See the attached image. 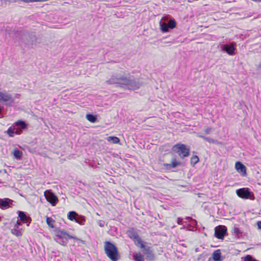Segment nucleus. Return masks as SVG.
I'll return each instance as SVG.
<instances>
[{"instance_id":"nucleus-1","label":"nucleus","mask_w":261,"mask_h":261,"mask_svg":"<svg viewBox=\"0 0 261 261\" xmlns=\"http://www.w3.org/2000/svg\"><path fill=\"white\" fill-rule=\"evenodd\" d=\"M106 83L132 90L138 89L142 85L139 79L135 78L129 74L123 75L120 74H113Z\"/></svg>"},{"instance_id":"nucleus-2","label":"nucleus","mask_w":261,"mask_h":261,"mask_svg":"<svg viewBox=\"0 0 261 261\" xmlns=\"http://www.w3.org/2000/svg\"><path fill=\"white\" fill-rule=\"evenodd\" d=\"M55 231L56 232L55 240L62 245H66L68 239H74L75 240L80 241L83 243H84V241L80 240L76 237L70 236L67 232V231H65L64 230H61L59 228H57Z\"/></svg>"},{"instance_id":"nucleus-3","label":"nucleus","mask_w":261,"mask_h":261,"mask_svg":"<svg viewBox=\"0 0 261 261\" xmlns=\"http://www.w3.org/2000/svg\"><path fill=\"white\" fill-rule=\"evenodd\" d=\"M176 25L175 20L169 15L163 17L160 21V29L163 33L168 32L169 29L175 28Z\"/></svg>"},{"instance_id":"nucleus-4","label":"nucleus","mask_w":261,"mask_h":261,"mask_svg":"<svg viewBox=\"0 0 261 261\" xmlns=\"http://www.w3.org/2000/svg\"><path fill=\"white\" fill-rule=\"evenodd\" d=\"M105 251L107 255L112 260L117 261L119 259V255L116 246L109 241L105 242Z\"/></svg>"},{"instance_id":"nucleus-5","label":"nucleus","mask_w":261,"mask_h":261,"mask_svg":"<svg viewBox=\"0 0 261 261\" xmlns=\"http://www.w3.org/2000/svg\"><path fill=\"white\" fill-rule=\"evenodd\" d=\"M172 151L176 152L179 156L184 159L190 155V149L187 147L185 144H176L174 145L172 148Z\"/></svg>"},{"instance_id":"nucleus-6","label":"nucleus","mask_w":261,"mask_h":261,"mask_svg":"<svg viewBox=\"0 0 261 261\" xmlns=\"http://www.w3.org/2000/svg\"><path fill=\"white\" fill-rule=\"evenodd\" d=\"M238 196L244 199H254L253 193L248 188H241L236 191Z\"/></svg>"},{"instance_id":"nucleus-7","label":"nucleus","mask_w":261,"mask_h":261,"mask_svg":"<svg viewBox=\"0 0 261 261\" xmlns=\"http://www.w3.org/2000/svg\"><path fill=\"white\" fill-rule=\"evenodd\" d=\"M220 48L221 51L226 52L229 55L233 56L235 55L236 43L232 42L229 44H222Z\"/></svg>"},{"instance_id":"nucleus-8","label":"nucleus","mask_w":261,"mask_h":261,"mask_svg":"<svg viewBox=\"0 0 261 261\" xmlns=\"http://www.w3.org/2000/svg\"><path fill=\"white\" fill-rule=\"evenodd\" d=\"M21 40L23 43L28 46L33 45L34 42L36 41V38L34 34L29 33H24L21 37Z\"/></svg>"},{"instance_id":"nucleus-9","label":"nucleus","mask_w":261,"mask_h":261,"mask_svg":"<svg viewBox=\"0 0 261 261\" xmlns=\"http://www.w3.org/2000/svg\"><path fill=\"white\" fill-rule=\"evenodd\" d=\"M139 246L142 249V252L146 255V259L148 260H153L154 259L155 256L150 247L145 245L144 243H141Z\"/></svg>"},{"instance_id":"nucleus-10","label":"nucleus","mask_w":261,"mask_h":261,"mask_svg":"<svg viewBox=\"0 0 261 261\" xmlns=\"http://www.w3.org/2000/svg\"><path fill=\"white\" fill-rule=\"evenodd\" d=\"M44 196L46 200L53 206H55L58 203L57 197L51 192V190H46L44 192Z\"/></svg>"},{"instance_id":"nucleus-11","label":"nucleus","mask_w":261,"mask_h":261,"mask_svg":"<svg viewBox=\"0 0 261 261\" xmlns=\"http://www.w3.org/2000/svg\"><path fill=\"white\" fill-rule=\"evenodd\" d=\"M227 233V228L223 225H219L215 228V236L219 239H223Z\"/></svg>"},{"instance_id":"nucleus-12","label":"nucleus","mask_w":261,"mask_h":261,"mask_svg":"<svg viewBox=\"0 0 261 261\" xmlns=\"http://www.w3.org/2000/svg\"><path fill=\"white\" fill-rule=\"evenodd\" d=\"M14 201L9 198H0V208L6 210L10 207V205H13Z\"/></svg>"},{"instance_id":"nucleus-13","label":"nucleus","mask_w":261,"mask_h":261,"mask_svg":"<svg viewBox=\"0 0 261 261\" xmlns=\"http://www.w3.org/2000/svg\"><path fill=\"white\" fill-rule=\"evenodd\" d=\"M128 235L130 239L134 240L137 245L140 246L143 243L137 232L133 229L128 231Z\"/></svg>"},{"instance_id":"nucleus-14","label":"nucleus","mask_w":261,"mask_h":261,"mask_svg":"<svg viewBox=\"0 0 261 261\" xmlns=\"http://www.w3.org/2000/svg\"><path fill=\"white\" fill-rule=\"evenodd\" d=\"M2 101L12 103L14 102V99L10 94L0 91V102Z\"/></svg>"},{"instance_id":"nucleus-15","label":"nucleus","mask_w":261,"mask_h":261,"mask_svg":"<svg viewBox=\"0 0 261 261\" xmlns=\"http://www.w3.org/2000/svg\"><path fill=\"white\" fill-rule=\"evenodd\" d=\"M235 167L237 170L243 176L246 175V167L240 161L236 163Z\"/></svg>"},{"instance_id":"nucleus-16","label":"nucleus","mask_w":261,"mask_h":261,"mask_svg":"<svg viewBox=\"0 0 261 261\" xmlns=\"http://www.w3.org/2000/svg\"><path fill=\"white\" fill-rule=\"evenodd\" d=\"M15 125L14 126V129H17L18 130H21L22 129H24L27 128V125L26 123L22 120H18L15 123Z\"/></svg>"},{"instance_id":"nucleus-17","label":"nucleus","mask_w":261,"mask_h":261,"mask_svg":"<svg viewBox=\"0 0 261 261\" xmlns=\"http://www.w3.org/2000/svg\"><path fill=\"white\" fill-rule=\"evenodd\" d=\"M180 163L177 162L175 158L172 160L171 164L165 163L163 164L164 167H166V169L170 170L171 168H175L177 166L180 165Z\"/></svg>"},{"instance_id":"nucleus-18","label":"nucleus","mask_w":261,"mask_h":261,"mask_svg":"<svg viewBox=\"0 0 261 261\" xmlns=\"http://www.w3.org/2000/svg\"><path fill=\"white\" fill-rule=\"evenodd\" d=\"M212 258L214 261H222L223 258L220 250L218 249L215 251L212 254Z\"/></svg>"},{"instance_id":"nucleus-19","label":"nucleus","mask_w":261,"mask_h":261,"mask_svg":"<svg viewBox=\"0 0 261 261\" xmlns=\"http://www.w3.org/2000/svg\"><path fill=\"white\" fill-rule=\"evenodd\" d=\"M18 217L19 218L20 220L23 223H27L29 221V218L27 216L25 213L22 211H18Z\"/></svg>"},{"instance_id":"nucleus-20","label":"nucleus","mask_w":261,"mask_h":261,"mask_svg":"<svg viewBox=\"0 0 261 261\" xmlns=\"http://www.w3.org/2000/svg\"><path fill=\"white\" fill-rule=\"evenodd\" d=\"M21 133V130H18L17 129H14V127L13 129L11 127H9L7 130L8 134L11 137H13L14 134L20 135Z\"/></svg>"},{"instance_id":"nucleus-21","label":"nucleus","mask_w":261,"mask_h":261,"mask_svg":"<svg viewBox=\"0 0 261 261\" xmlns=\"http://www.w3.org/2000/svg\"><path fill=\"white\" fill-rule=\"evenodd\" d=\"M134 259L135 261H144V256L140 253H134L133 254Z\"/></svg>"},{"instance_id":"nucleus-22","label":"nucleus","mask_w":261,"mask_h":261,"mask_svg":"<svg viewBox=\"0 0 261 261\" xmlns=\"http://www.w3.org/2000/svg\"><path fill=\"white\" fill-rule=\"evenodd\" d=\"M78 214L74 211L69 212L68 214V218L71 221H75Z\"/></svg>"},{"instance_id":"nucleus-23","label":"nucleus","mask_w":261,"mask_h":261,"mask_svg":"<svg viewBox=\"0 0 261 261\" xmlns=\"http://www.w3.org/2000/svg\"><path fill=\"white\" fill-rule=\"evenodd\" d=\"M13 154L15 159L20 160L22 156V152L17 149L14 150Z\"/></svg>"},{"instance_id":"nucleus-24","label":"nucleus","mask_w":261,"mask_h":261,"mask_svg":"<svg viewBox=\"0 0 261 261\" xmlns=\"http://www.w3.org/2000/svg\"><path fill=\"white\" fill-rule=\"evenodd\" d=\"M197 136L199 138L203 139L204 140H205L206 141H207L208 142H209L210 143H215V142H216V141L214 139H213L210 137H205L203 135H200L199 134H197Z\"/></svg>"},{"instance_id":"nucleus-25","label":"nucleus","mask_w":261,"mask_h":261,"mask_svg":"<svg viewBox=\"0 0 261 261\" xmlns=\"http://www.w3.org/2000/svg\"><path fill=\"white\" fill-rule=\"evenodd\" d=\"M85 221L86 220L85 217L78 215L75 221L81 225H84L85 224Z\"/></svg>"},{"instance_id":"nucleus-26","label":"nucleus","mask_w":261,"mask_h":261,"mask_svg":"<svg viewBox=\"0 0 261 261\" xmlns=\"http://www.w3.org/2000/svg\"><path fill=\"white\" fill-rule=\"evenodd\" d=\"M87 119L91 122H95L97 120L96 116L91 114H87L86 116Z\"/></svg>"},{"instance_id":"nucleus-27","label":"nucleus","mask_w":261,"mask_h":261,"mask_svg":"<svg viewBox=\"0 0 261 261\" xmlns=\"http://www.w3.org/2000/svg\"><path fill=\"white\" fill-rule=\"evenodd\" d=\"M108 141H112L114 144H118L120 142V139L117 137H109L108 138Z\"/></svg>"},{"instance_id":"nucleus-28","label":"nucleus","mask_w":261,"mask_h":261,"mask_svg":"<svg viewBox=\"0 0 261 261\" xmlns=\"http://www.w3.org/2000/svg\"><path fill=\"white\" fill-rule=\"evenodd\" d=\"M55 220L51 217H46V223L47 225L51 228H54V223Z\"/></svg>"},{"instance_id":"nucleus-29","label":"nucleus","mask_w":261,"mask_h":261,"mask_svg":"<svg viewBox=\"0 0 261 261\" xmlns=\"http://www.w3.org/2000/svg\"><path fill=\"white\" fill-rule=\"evenodd\" d=\"M11 232L14 235H15L17 237H19L22 235L21 232L20 230L18 229V228H14L11 230Z\"/></svg>"},{"instance_id":"nucleus-30","label":"nucleus","mask_w":261,"mask_h":261,"mask_svg":"<svg viewBox=\"0 0 261 261\" xmlns=\"http://www.w3.org/2000/svg\"><path fill=\"white\" fill-rule=\"evenodd\" d=\"M199 158L197 155H194L191 158V164L195 165L199 162Z\"/></svg>"},{"instance_id":"nucleus-31","label":"nucleus","mask_w":261,"mask_h":261,"mask_svg":"<svg viewBox=\"0 0 261 261\" xmlns=\"http://www.w3.org/2000/svg\"><path fill=\"white\" fill-rule=\"evenodd\" d=\"M1 1V5H3L4 4L7 5L8 3H16L20 0H0Z\"/></svg>"},{"instance_id":"nucleus-32","label":"nucleus","mask_w":261,"mask_h":261,"mask_svg":"<svg viewBox=\"0 0 261 261\" xmlns=\"http://www.w3.org/2000/svg\"><path fill=\"white\" fill-rule=\"evenodd\" d=\"M233 230L234 233L238 237H239L242 234L241 231L238 227H234Z\"/></svg>"},{"instance_id":"nucleus-33","label":"nucleus","mask_w":261,"mask_h":261,"mask_svg":"<svg viewBox=\"0 0 261 261\" xmlns=\"http://www.w3.org/2000/svg\"><path fill=\"white\" fill-rule=\"evenodd\" d=\"M212 130V128L210 127H207V128H205L204 130V132L205 133V134L208 135L211 133Z\"/></svg>"},{"instance_id":"nucleus-34","label":"nucleus","mask_w":261,"mask_h":261,"mask_svg":"<svg viewBox=\"0 0 261 261\" xmlns=\"http://www.w3.org/2000/svg\"><path fill=\"white\" fill-rule=\"evenodd\" d=\"M177 223L179 225L182 224V219L181 218H178L177 219Z\"/></svg>"},{"instance_id":"nucleus-35","label":"nucleus","mask_w":261,"mask_h":261,"mask_svg":"<svg viewBox=\"0 0 261 261\" xmlns=\"http://www.w3.org/2000/svg\"><path fill=\"white\" fill-rule=\"evenodd\" d=\"M190 222L191 223V224L193 226L196 225L197 224V222L196 221V220H195L194 219H192V220Z\"/></svg>"},{"instance_id":"nucleus-36","label":"nucleus","mask_w":261,"mask_h":261,"mask_svg":"<svg viewBox=\"0 0 261 261\" xmlns=\"http://www.w3.org/2000/svg\"><path fill=\"white\" fill-rule=\"evenodd\" d=\"M20 225H21V223L18 221H17L16 223V224H15L14 228H18L19 226Z\"/></svg>"},{"instance_id":"nucleus-37","label":"nucleus","mask_w":261,"mask_h":261,"mask_svg":"<svg viewBox=\"0 0 261 261\" xmlns=\"http://www.w3.org/2000/svg\"><path fill=\"white\" fill-rule=\"evenodd\" d=\"M257 70L261 72V62L259 63V64L257 66Z\"/></svg>"},{"instance_id":"nucleus-38","label":"nucleus","mask_w":261,"mask_h":261,"mask_svg":"<svg viewBox=\"0 0 261 261\" xmlns=\"http://www.w3.org/2000/svg\"><path fill=\"white\" fill-rule=\"evenodd\" d=\"M257 225L258 228L260 229L261 228V221L257 222Z\"/></svg>"},{"instance_id":"nucleus-39","label":"nucleus","mask_w":261,"mask_h":261,"mask_svg":"<svg viewBox=\"0 0 261 261\" xmlns=\"http://www.w3.org/2000/svg\"><path fill=\"white\" fill-rule=\"evenodd\" d=\"M186 219H187L189 222H191V221L192 220V219H192V218H191V217H187V218H186Z\"/></svg>"},{"instance_id":"nucleus-40","label":"nucleus","mask_w":261,"mask_h":261,"mask_svg":"<svg viewBox=\"0 0 261 261\" xmlns=\"http://www.w3.org/2000/svg\"><path fill=\"white\" fill-rule=\"evenodd\" d=\"M99 226H100V227H103V226H104V225H103V224H102V223H99Z\"/></svg>"}]
</instances>
